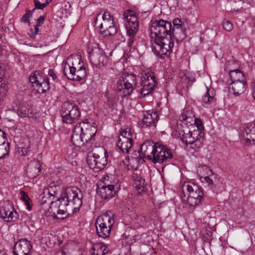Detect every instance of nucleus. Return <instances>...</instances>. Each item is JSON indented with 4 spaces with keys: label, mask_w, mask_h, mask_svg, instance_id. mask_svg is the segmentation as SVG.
I'll use <instances>...</instances> for the list:
<instances>
[{
    "label": "nucleus",
    "mask_w": 255,
    "mask_h": 255,
    "mask_svg": "<svg viewBox=\"0 0 255 255\" xmlns=\"http://www.w3.org/2000/svg\"><path fill=\"white\" fill-rule=\"evenodd\" d=\"M48 74L50 76H51L52 78V79L54 81H56V82L58 81L57 75L55 73V72L53 69H49Z\"/></svg>",
    "instance_id": "5fc2aeb1"
},
{
    "label": "nucleus",
    "mask_w": 255,
    "mask_h": 255,
    "mask_svg": "<svg viewBox=\"0 0 255 255\" xmlns=\"http://www.w3.org/2000/svg\"><path fill=\"white\" fill-rule=\"evenodd\" d=\"M96 227L99 237L105 238L109 236L112 227L103 224L101 225H96Z\"/></svg>",
    "instance_id": "f704fd0d"
},
{
    "label": "nucleus",
    "mask_w": 255,
    "mask_h": 255,
    "mask_svg": "<svg viewBox=\"0 0 255 255\" xmlns=\"http://www.w3.org/2000/svg\"><path fill=\"white\" fill-rule=\"evenodd\" d=\"M96 132L97 129L95 126L87 125L84 127H81V133L85 146L89 148L91 146Z\"/></svg>",
    "instance_id": "4468645a"
},
{
    "label": "nucleus",
    "mask_w": 255,
    "mask_h": 255,
    "mask_svg": "<svg viewBox=\"0 0 255 255\" xmlns=\"http://www.w3.org/2000/svg\"><path fill=\"white\" fill-rule=\"evenodd\" d=\"M108 180L109 184H112V183H118V180L115 178L114 176H107L104 178L103 183L106 180Z\"/></svg>",
    "instance_id": "603ef678"
},
{
    "label": "nucleus",
    "mask_w": 255,
    "mask_h": 255,
    "mask_svg": "<svg viewBox=\"0 0 255 255\" xmlns=\"http://www.w3.org/2000/svg\"><path fill=\"white\" fill-rule=\"evenodd\" d=\"M60 198L64 199L65 201L73 208L72 214L79 211L82 205V194L81 191L76 187L67 188L60 195Z\"/></svg>",
    "instance_id": "39448f33"
},
{
    "label": "nucleus",
    "mask_w": 255,
    "mask_h": 255,
    "mask_svg": "<svg viewBox=\"0 0 255 255\" xmlns=\"http://www.w3.org/2000/svg\"><path fill=\"white\" fill-rule=\"evenodd\" d=\"M31 144H28L27 146L21 147V151H19V153H21V155H26L29 152L31 151Z\"/></svg>",
    "instance_id": "8fccbe9b"
},
{
    "label": "nucleus",
    "mask_w": 255,
    "mask_h": 255,
    "mask_svg": "<svg viewBox=\"0 0 255 255\" xmlns=\"http://www.w3.org/2000/svg\"><path fill=\"white\" fill-rule=\"evenodd\" d=\"M56 255H66L65 252L63 251H59L56 252Z\"/></svg>",
    "instance_id": "4d7b16f0"
},
{
    "label": "nucleus",
    "mask_w": 255,
    "mask_h": 255,
    "mask_svg": "<svg viewBox=\"0 0 255 255\" xmlns=\"http://www.w3.org/2000/svg\"><path fill=\"white\" fill-rule=\"evenodd\" d=\"M26 13L21 18V21L25 23L29 22V18L31 16V12L28 9L25 10Z\"/></svg>",
    "instance_id": "09e8293b"
},
{
    "label": "nucleus",
    "mask_w": 255,
    "mask_h": 255,
    "mask_svg": "<svg viewBox=\"0 0 255 255\" xmlns=\"http://www.w3.org/2000/svg\"><path fill=\"white\" fill-rule=\"evenodd\" d=\"M132 132L131 130L129 129L128 130L127 129L125 130H123L119 135V136H123L125 138H129V139H132Z\"/></svg>",
    "instance_id": "49530a36"
},
{
    "label": "nucleus",
    "mask_w": 255,
    "mask_h": 255,
    "mask_svg": "<svg viewBox=\"0 0 255 255\" xmlns=\"http://www.w3.org/2000/svg\"><path fill=\"white\" fill-rule=\"evenodd\" d=\"M100 15V13L98 14L94 19V26H96L97 24L98 17Z\"/></svg>",
    "instance_id": "13d9d810"
},
{
    "label": "nucleus",
    "mask_w": 255,
    "mask_h": 255,
    "mask_svg": "<svg viewBox=\"0 0 255 255\" xmlns=\"http://www.w3.org/2000/svg\"><path fill=\"white\" fill-rule=\"evenodd\" d=\"M205 89V93L202 97L201 104L203 107L208 108L215 104L216 102V92L213 88L206 86Z\"/></svg>",
    "instance_id": "dca6fc26"
},
{
    "label": "nucleus",
    "mask_w": 255,
    "mask_h": 255,
    "mask_svg": "<svg viewBox=\"0 0 255 255\" xmlns=\"http://www.w3.org/2000/svg\"><path fill=\"white\" fill-rule=\"evenodd\" d=\"M34 3L35 7L38 9H43L46 7V4L41 3L39 0H34Z\"/></svg>",
    "instance_id": "864d4df0"
},
{
    "label": "nucleus",
    "mask_w": 255,
    "mask_h": 255,
    "mask_svg": "<svg viewBox=\"0 0 255 255\" xmlns=\"http://www.w3.org/2000/svg\"><path fill=\"white\" fill-rule=\"evenodd\" d=\"M178 194L184 203L183 208L192 209L200 203L204 193L203 188L196 183L181 180L178 186Z\"/></svg>",
    "instance_id": "7ed1b4c3"
},
{
    "label": "nucleus",
    "mask_w": 255,
    "mask_h": 255,
    "mask_svg": "<svg viewBox=\"0 0 255 255\" xmlns=\"http://www.w3.org/2000/svg\"><path fill=\"white\" fill-rule=\"evenodd\" d=\"M114 217V214L111 211H108L97 219L95 225H101L103 224L112 227L115 222Z\"/></svg>",
    "instance_id": "b1692460"
},
{
    "label": "nucleus",
    "mask_w": 255,
    "mask_h": 255,
    "mask_svg": "<svg viewBox=\"0 0 255 255\" xmlns=\"http://www.w3.org/2000/svg\"><path fill=\"white\" fill-rule=\"evenodd\" d=\"M29 81L31 83L33 90L38 94H43L50 89L49 79L47 77L42 76L39 71H35L29 76Z\"/></svg>",
    "instance_id": "6e6552de"
},
{
    "label": "nucleus",
    "mask_w": 255,
    "mask_h": 255,
    "mask_svg": "<svg viewBox=\"0 0 255 255\" xmlns=\"http://www.w3.org/2000/svg\"><path fill=\"white\" fill-rule=\"evenodd\" d=\"M39 26L35 25L34 31H33V30H31L30 32L29 33V35H30L31 38L34 39L35 38L36 34H40V31L39 30Z\"/></svg>",
    "instance_id": "3c124183"
},
{
    "label": "nucleus",
    "mask_w": 255,
    "mask_h": 255,
    "mask_svg": "<svg viewBox=\"0 0 255 255\" xmlns=\"http://www.w3.org/2000/svg\"><path fill=\"white\" fill-rule=\"evenodd\" d=\"M176 6L179 7L178 9H176V14L178 15L176 17V34H179L178 37L176 36V42H178L182 41L186 36L187 21L184 17L187 13V10L182 6H179L178 3Z\"/></svg>",
    "instance_id": "9b49d317"
},
{
    "label": "nucleus",
    "mask_w": 255,
    "mask_h": 255,
    "mask_svg": "<svg viewBox=\"0 0 255 255\" xmlns=\"http://www.w3.org/2000/svg\"><path fill=\"white\" fill-rule=\"evenodd\" d=\"M155 147L154 143L151 140H148L143 142L140 146V150L137 152L140 158H146L149 159L150 154H152Z\"/></svg>",
    "instance_id": "a211bd4d"
},
{
    "label": "nucleus",
    "mask_w": 255,
    "mask_h": 255,
    "mask_svg": "<svg viewBox=\"0 0 255 255\" xmlns=\"http://www.w3.org/2000/svg\"><path fill=\"white\" fill-rule=\"evenodd\" d=\"M179 78L181 79V87L184 88L188 85L191 86L195 81L193 73L187 70H181L179 72Z\"/></svg>",
    "instance_id": "412c9836"
},
{
    "label": "nucleus",
    "mask_w": 255,
    "mask_h": 255,
    "mask_svg": "<svg viewBox=\"0 0 255 255\" xmlns=\"http://www.w3.org/2000/svg\"><path fill=\"white\" fill-rule=\"evenodd\" d=\"M119 186L118 184H109L108 180H106L104 185L101 187H98L97 193L102 198L109 200L111 199L119 190Z\"/></svg>",
    "instance_id": "f8f14e48"
},
{
    "label": "nucleus",
    "mask_w": 255,
    "mask_h": 255,
    "mask_svg": "<svg viewBox=\"0 0 255 255\" xmlns=\"http://www.w3.org/2000/svg\"><path fill=\"white\" fill-rule=\"evenodd\" d=\"M45 192H44L43 195H41L39 199V202L41 206H44L46 204H47V205H49V204H50V202L52 201L51 199H49V197L45 196L44 195Z\"/></svg>",
    "instance_id": "c03bdc74"
},
{
    "label": "nucleus",
    "mask_w": 255,
    "mask_h": 255,
    "mask_svg": "<svg viewBox=\"0 0 255 255\" xmlns=\"http://www.w3.org/2000/svg\"><path fill=\"white\" fill-rule=\"evenodd\" d=\"M174 30L171 22L164 20L153 21L150 27V36L152 51L162 57L167 55L174 46Z\"/></svg>",
    "instance_id": "f03ea898"
},
{
    "label": "nucleus",
    "mask_w": 255,
    "mask_h": 255,
    "mask_svg": "<svg viewBox=\"0 0 255 255\" xmlns=\"http://www.w3.org/2000/svg\"><path fill=\"white\" fill-rule=\"evenodd\" d=\"M243 135L247 142L254 140L255 137V124L248 125L243 132Z\"/></svg>",
    "instance_id": "c756f323"
},
{
    "label": "nucleus",
    "mask_w": 255,
    "mask_h": 255,
    "mask_svg": "<svg viewBox=\"0 0 255 255\" xmlns=\"http://www.w3.org/2000/svg\"><path fill=\"white\" fill-rule=\"evenodd\" d=\"M120 78H121L124 82L125 81L126 83H127L128 86L132 87L133 90L135 89L137 84L136 76L135 74L125 72L122 74Z\"/></svg>",
    "instance_id": "2f4dec72"
},
{
    "label": "nucleus",
    "mask_w": 255,
    "mask_h": 255,
    "mask_svg": "<svg viewBox=\"0 0 255 255\" xmlns=\"http://www.w3.org/2000/svg\"><path fill=\"white\" fill-rule=\"evenodd\" d=\"M158 120V116L157 111L154 110L148 111L144 114L142 119L143 127H150L153 125L156 126L155 123Z\"/></svg>",
    "instance_id": "6ab92c4d"
},
{
    "label": "nucleus",
    "mask_w": 255,
    "mask_h": 255,
    "mask_svg": "<svg viewBox=\"0 0 255 255\" xmlns=\"http://www.w3.org/2000/svg\"><path fill=\"white\" fill-rule=\"evenodd\" d=\"M52 0H46L45 2H44V4H46V6L52 1Z\"/></svg>",
    "instance_id": "052dcab7"
},
{
    "label": "nucleus",
    "mask_w": 255,
    "mask_h": 255,
    "mask_svg": "<svg viewBox=\"0 0 255 255\" xmlns=\"http://www.w3.org/2000/svg\"><path fill=\"white\" fill-rule=\"evenodd\" d=\"M202 171H205L206 172L210 171L209 168L207 166H199L197 168V171L200 177V181L203 183H205L209 186H213L214 183L212 179L209 176H205V174L202 173Z\"/></svg>",
    "instance_id": "7c9ffc66"
},
{
    "label": "nucleus",
    "mask_w": 255,
    "mask_h": 255,
    "mask_svg": "<svg viewBox=\"0 0 255 255\" xmlns=\"http://www.w3.org/2000/svg\"><path fill=\"white\" fill-rule=\"evenodd\" d=\"M133 139L125 138L123 136H119L117 142L118 147L124 153H128L132 146Z\"/></svg>",
    "instance_id": "a878e982"
},
{
    "label": "nucleus",
    "mask_w": 255,
    "mask_h": 255,
    "mask_svg": "<svg viewBox=\"0 0 255 255\" xmlns=\"http://www.w3.org/2000/svg\"><path fill=\"white\" fill-rule=\"evenodd\" d=\"M189 114L187 111H184L179 117L182 123L180 127L178 124L177 127L181 129L179 135L182 146L192 152V150L195 151L202 146L204 128L200 119H193Z\"/></svg>",
    "instance_id": "f257e3e1"
},
{
    "label": "nucleus",
    "mask_w": 255,
    "mask_h": 255,
    "mask_svg": "<svg viewBox=\"0 0 255 255\" xmlns=\"http://www.w3.org/2000/svg\"><path fill=\"white\" fill-rule=\"evenodd\" d=\"M117 32V27L115 24L105 30H102V33L105 35L112 36L115 35Z\"/></svg>",
    "instance_id": "37998d69"
},
{
    "label": "nucleus",
    "mask_w": 255,
    "mask_h": 255,
    "mask_svg": "<svg viewBox=\"0 0 255 255\" xmlns=\"http://www.w3.org/2000/svg\"><path fill=\"white\" fill-rule=\"evenodd\" d=\"M71 137V142L74 145L78 147L85 146V142L83 141L81 133V127L80 124L75 127Z\"/></svg>",
    "instance_id": "4be33fe9"
},
{
    "label": "nucleus",
    "mask_w": 255,
    "mask_h": 255,
    "mask_svg": "<svg viewBox=\"0 0 255 255\" xmlns=\"http://www.w3.org/2000/svg\"><path fill=\"white\" fill-rule=\"evenodd\" d=\"M108 155L103 146L96 147L88 154L87 164L90 168L96 172L104 169L108 163Z\"/></svg>",
    "instance_id": "20e7f679"
},
{
    "label": "nucleus",
    "mask_w": 255,
    "mask_h": 255,
    "mask_svg": "<svg viewBox=\"0 0 255 255\" xmlns=\"http://www.w3.org/2000/svg\"><path fill=\"white\" fill-rule=\"evenodd\" d=\"M105 59V56L101 54H92L90 57L91 63L96 67H100L101 65H103Z\"/></svg>",
    "instance_id": "58836bf2"
},
{
    "label": "nucleus",
    "mask_w": 255,
    "mask_h": 255,
    "mask_svg": "<svg viewBox=\"0 0 255 255\" xmlns=\"http://www.w3.org/2000/svg\"><path fill=\"white\" fill-rule=\"evenodd\" d=\"M0 132H1V133H2V132H4V131H3L1 129H0ZM1 134H2L1 133H0V136L1 137H2Z\"/></svg>",
    "instance_id": "e2e57ef3"
},
{
    "label": "nucleus",
    "mask_w": 255,
    "mask_h": 255,
    "mask_svg": "<svg viewBox=\"0 0 255 255\" xmlns=\"http://www.w3.org/2000/svg\"><path fill=\"white\" fill-rule=\"evenodd\" d=\"M116 90L122 97H125L130 96L132 94L133 89H132V87L128 86L127 83H126L120 78L117 83Z\"/></svg>",
    "instance_id": "5701e85b"
},
{
    "label": "nucleus",
    "mask_w": 255,
    "mask_h": 255,
    "mask_svg": "<svg viewBox=\"0 0 255 255\" xmlns=\"http://www.w3.org/2000/svg\"><path fill=\"white\" fill-rule=\"evenodd\" d=\"M81 59L77 56L74 57L71 56L68 57L63 67L64 75L69 80L73 76L75 70L77 69V64L80 65Z\"/></svg>",
    "instance_id": "ddd939ff"
},
{
    "label": "nucleus",
    "mask_w": 255,
    "mask_h": 255,
    "mask_svg": "<svg viewBox=\"0 0 255 255\" xmlns=\"http://www.w3.org/2000/svg\"><path fill=\"white\" fill-rule=\"evenodd\" d=\"M2 137V142L0 143V160L7 157L9 155L10 143L7 141L6 134L0 132Z\"/></svg>",
    "instance_id": "bb28decb"
},
{
    "label": "nucleus",
    "mask_w": 255,
    "mask_h": 255,
    "mask_svg": "<svg viewBox=\"0 0 255 255\" xmlns=\"http://www.w3.org/2000/svg\"><path fill=\"white\" fill-rule=\"evenodd\" d=\"M124 18L127 20V23L126 25L135 26L138 27V22L136 14L129 9L126 10L123 13Z\"/></svg>",
    "instance_id": "c85d7f7f"
},
{
    "label": "nucleus",
    "mask_w": 255,
    "mask_h": 255,
    "mask_svg": "<svg viewBox=\"0 0 255 255\" xmlns=\"http://www.w3.org/2000/svg\"><path fill=\"white\" fill-rule=\"evenodd\" d=\"M36 7H35L32 10H30V12H31V14L34 11V10L36 9Z\"/></svg>",
    "instance_id": "680f3d73"
},
{
    "label": "nucleus",
    "mask_w": 255,
    "mask_h": 255,
    "mask_svg": "<svg viewBox=\"0 0 255 255\" xmlns=\"http://www.w3.org/2000/svg\"><path fill=\"white\" fill-rule=\"evenodd\" d=\"M154 151L152 154H150L149 159L153 163H162L167 159L173 157V154L170 149L166 147L159 142L155 143Z\"/></svg>",
    "instance_id": "9d476101"
},
{
    "label": "nucleus",
    "mask_w": 255,
    "mask_h": 255,
    "mask_svg": "<svg viewBox=\"0 0 255 255\" xmlns=\"http://www.w3.org/2000/svg\"><path fill=\"white\" fill-rule=\"evenodd\" d=\"M55 183H58V182H51L47 189L48 194L49 196L56 197L57 195V192L60 187L59 186L56 185Z\"/></svg>",
    "instance_id": "a19ab883"
},
{
    "label": "nucleus",
    "mask_w": 255,
    "mask_h": 255,
    "mask_svg": "<svg viewBox=\"0 0 255 255\" xmlns=\"http://www.w3.org/2000/svg\"><path fill=\"white\" fill-rule=\"evenodd\" d=\"M173 26H175V19L173 20Z\"/></svg>",
    "instance_id": "0e129e2a"
},
{
    "label": "nucleus",
    "mask_w": 255,
    "mask_h": 255,
    "mask_svg": "<svg viewBox=\"0 0 255 255\" xmlns=\"http://www.w3.org/2000/svg\"><path fill=\"white\" fill-rule=\"evenodd\" d=\"M62 121L66 124H72L78 122L81 117V112L78 105L74 103L65 102L61 109Z\"/></svg>",
    "instance_id": "0eeeda50"
},
{
    "label": "nucleus",
    "mask_w": 255,
    "mask_h": 255,
    "mask_svg": "<svg viewBox=\"0 0 255 255\" xmlns=\"http://www.w3.org/2000/svg\"><path fill=\"white\" fill-rule=\"evenodd\" d=\"M20 194L22 195L21 198L23 200V201L25 202V205L27 206V208L29 210H30V207L29 206V201L30 200L28 196L25 193L24 191H21Z\"/></svg>",
    "instance_id": "de8ad7c7"
},
{
    "label": "nucleus",
    "mask_w": 255,
    "mask_h": 255,
    "mask_svg": "<svg viewBox=\"0 0 255 255\" xmlns=\"http://www.w3.org/2000/svg\"><path fill=\"white\" fill-rule=\"evenodd\" d=\"M45 17L44 16H40L36 21V26H40L44 23Z\"/></svg>",
    "instance_id": "6e6d98bb"
},
{
    "label": "nucleus",
    "mask_w": 255,
    "mask_h": 255,
    "mask_svg": "<svg viewBox=\"0 0 255 255\" xmlns=\"http://www.w3.org/2000/svg\"><path fill=\"white\" fill-rule=\"evenodd\" d=\"M32 246L26 239L19 240L15 244L13 252L14 255H30Z\"/></svg>",
    "instance_id": "2eb2a0df"
},
{
    "label": "nucleus",
    "mask_w": 255,
    "mask_h": 255,
    "mask_svg": "<svg viewBox=\"0 0 255 255\" xmlns=\"http://www.w3.org/2000/svg\"><path fill=\"white\" fill-rule=\"evenodd\" d=\"M247 86L246 80L239 82H231L230 84V89L234 96H239L246 91Z\"/></svg>",
    "instance_id": "aec40b11"
},
{
    "label": "nucleus",
    "mask_w": 255,
    "mask_h": 255,
    "mask_svg": "<svg viewBox=\"0 0 255 255\" xmlns=\"http://www.w3.org/2000/svg\"><path fill=\"white\" fill-rule=\"evenodd\" d=\"M0 76H2V75L0 74Z\"/></svg>",
    "instance_id": "338daca9"
},
{
    "label": "nucleus",
    "mask_w": 255,
    "mask_h": 255,
    "mask_svg": "<svg viewBox=\"0 0 255 255\" xmlns=\"http://www.w3.org/2000/svg\"><path fill=\"white\" fill-rule=\"evenodd\" d=\"M41 170V165L38 161H31L27 166L26 173L29 178H34L39 175Z\"/></svg>",
    "instance_id": "393cba45"
},
{
    "label": "nucleus",
    "mask_w": 255,
    "mask_h": 255,
    "mask_svg": "<svg viewBox=\"0 0 255 255\" xmlns=\"http://www.w3.org/2000/svg\"><path fill=\"white\" fill-rule=\"evenodd\" d=\"M102 18L103 21L98 26L101 31L106 30L114 24L113 16L110 15L109 13L107 15L106 12H105L102 16Z\"/></svg>",
    "instance_id": "72a5a7b5"
},
{
    "label": "nucleus",
    "mask_w": 255,
    "mask_h": 255,
    "mask_svg": "<svg viewBox=\"0 0 255 255\" xmlns=\"http://www.w3.org/2000/svg\"><path fill=\"white\" fill-rule=\"evenodd\" d=\"M0 216L7 222H15L17 219V214L11 206L2 207L0 210Z\"/></svg>",
    "instance_id": "f3484780"
},
{
    "label": "nucleus",
    "mask_w": 255,
    "mask_h": 255,
    "mask_svg": "<svg viewBox=\"0 0 255 255\" xmlns=\"http://www.w3.org/2000/svg\"><path fill=\"white\" fill-rule=\"evenodd\" d=\"M2 137H1L0 136V143H2Z\"/></svg>",
    "instance_id": "69168bd1"
},
{
    "label": "nucleus",
    "mask_w": 255,
    "mask_h": 255,
    "mask_svg": "<svg viewBox=\"0 0 255 255\" xmlns=\"http://www.w3.org/2000/svg\"><path fill=\"white\" fill-rule=\"evenodd\" d=\"M223 29L228 32H230L233 28V25L231 21L229 20H225L222 23Z\"/></svg>",
    "instance_id": "a18cd8bd"
},
{
    "label": "nucleus",
    "mask_w": 255,
    "mask_h": 255,
    "mask_svg": "<svg viewBox=\"0 0 255 255\" xmlns=\"http://www.w3.org/2000/svg\"><path fill=\"white\" fill-rule=\"evenodd\" d=\"M140 84L142 87L138 91L143 97L150 94L154 87L157 85V82L155 80L154 74L151 71H147L141 73Z\"/></svg>",
    "instance_id": "1a4fd4ad"
},
{
    "label": "nucleus",
    "mask_w": 255,
    "mask_h": 255,
    "mask_svg": "<svg viewBox=\"0 0 255 255\" xmlns=\"http://www.w3.org/2000/svg\"><path fill=\"white\" fill-rule=\"evenodd\" d=\"M106 248V246L103 244H97L94 247V252L91 255H105L107 253Z\"/></svg>",
    "instance_id": "ea45409f"
},
{
    "label": "nucleus",
    "mask_w": 255,
    "mask_h": 255,
    "mask_svg": "<svg viewBox=\"0 0 255 255\" xmlns=\"http://www.w3.org/2000/svg\"><path fill=\"white\" fill-rule=\"evenodd\" d=\"M73 209L64 199L59 197L55 201L50 202L48 211L52 213L54 219H64L69 216L68 210Z\"/></svg>",
    "instance_id": "423d86ee"
},
{
    "label": "nucleus",
    "mask_w": 255,
    "mask_h": 255,
    "mask_svg": "<svg viewBox=\"0 0 255 255\" xmlns=\"http://www.w3.org/2000/svg\"><path fill=\"white\" fill-rule=\"evenodd\" d=\"M127 35L128 37V45L130 47L133 44L135 40V35L137 33L138 27L135 26L126 25Z\"/></svg>",
    "instance_id": "473e14b6"
},
{
    "label": "nucleus",
    "mask_w": 255,
    "mask_h": 255,
    "mask_svg": "<svg viewBox=\"0 0 255 255\" xmlns=\"http://www.w3.org/2000/svg\"><path fill=\"white\" fill-rule=\"evenodd\" d=\"M230 77L232 82H239L246 80L244 73L239 69L230 71Z\"/></svg>",
    "instance_id": "c9c22d12"
},
{
    "label": "nucleus",
    "mask_w": 255,
    "mask_h": 255,
    "mask_svg": "<svg viewBox=\"0 0 255 255\" xmlns=\"http://www.w3.org/2000/svg\"><path fill=\"white\" fill-rule=\"evenodd\" d=\"M18 114L22 118L28 117L31 118L33 116V110L32 108L21 105L18 110Z\"/></svg>",
    "instance_id": "4c0bfd02"
},
{
    "label": "nucleus",
    "mask_w": 255,
    "mask_h": 255,
    "mask_svg": "<svg viewBox=\"0 0 255 255\" xmlns=\"http://www.w3.org/2000/svg\"><path fill=\"white\" fill-rule=\"evenodd\" d=\"M253 96L254 98V99H255V82L254 84V86L253 87Z\"/></svg>",
    "instance_id": "bf43d9fd"
},
{
    "label": "nucleus",
    "mask_w": 255,
    "mask_h": 255,
    "mask_svg": "<svg viewBox=\"0 0 255 255\" xmlns=\"http://www.w3.org/2000/svg\"><path fill=\"white\" fill-rule=\"evenodd\" d=\"M77 70H75L73 76L71 77V80L80 81L85 78L86 75V72L83 65H81L77 67Z\"/></svg>",
    "instance_id": "e433bc0d"
},
{
    "label": "nucleus",
    "mask_w": 255,
    "mask_h": 255,
    "mask_svg": "<svg viewBox=\"0 0 255 255\" xmlns=\"http://www.w3.org/2000/svg\"><path fill=\"white\" fill-rule=\"evenodd\" d=\"M2 77L0 76V102L5 97L8 90L6 84L2 82Z\"/></svg>",
    "instance_id": "79ce46f5"
},
{
    "label": "nucleus",
    "mask_w": 255,
    "mask_h": 255,
    "mask_svg": "<svg viewBox=\"0 0 255 255\" xmlns=\"http://www.w3.org/2000/svg\"><path fill=\"white\" fill-rule=\"evenodd\" d=\"M132 179L134 181L133 186L136 189L139 193L145 191V182L144 178L137 173L133 172L132 175Z\"/></svg>",
    "instance_id": "cd10ccee"
}]
</instances>
